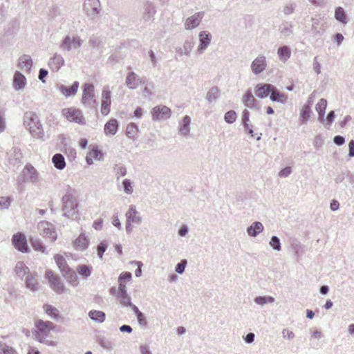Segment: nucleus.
<instances>
[{
    "instance_id": "f257e3e1",
    "label": "nucleus",
    "mask_w": 354,
    "mask_h": 354,
    "mask_svg": "<svg viewBox=\"0 0 354 354\" xmlns=\"http://www.w3.org/2000/svg\"><path fill=\"white\" fill-rule=\"evenodd\" d=\"M63 216L72 218L77 214L78 199L74 191L67 186L66 194L62 198Z\"/></svg>"
},
{
    "instance_id": "f03ea898",
    "label": "nucleus",
    "mask_w": 354,
    "mask_h": 354,
    "mask_svg": "<svg viewBox=\"0 0 354 354\" xmlns=\"http://www.w3.org/2000/svg\"><path fill=\"white\" fill-rule=\"evenodd\" d=\"M24 124L32 136L40 138L44 136L42 125L37 115L32 111H27L24 116Z\"/></svg>"
},
{
    "instance_id": "7ed1b4c3",
    "label": "nucleus",
    "mask_w": 354,
    "mask_h": 354,
    "mask_svg": "<svg viewBox=\"0 0 354 354\" xmlns=\"http://www.w3.org/2000/svg\"><path fill=\"white\" fill-rule=\"evenodd\" d=\"M35 326L37 330L35 335L37 340L48 346L56 345L55 342L47 339L50 331L54 328V324L52 322L40 319L36 322Z\"/></svg>"
},
{
    "instance_id": "20e7f679",
    "label": "nucleus",
    "mask_w": 354,
    "mask_h": 354,
    "mask_svg": "<svg viewBox=\"0 0 354 354\" xmlns=\"http://www.w3.org/2000/svg\"><path fill=\"white\" fill-rule=\"evenodd\" d=\"M39 181V173L31 164L26 165L21 176L17 179V183L21 189H22L23 183H31L32 184H37Z\"/></svg>"
},
{
    "instance_id": "39448f33",
    "label": "nucleus",
    "mask_w": 354,
    "mask_h": 354,
    "mask_svg": "<svg viewBox=\"0 0 354 354\" xmlns=\"http://www.w3.org/2000/svg\"><path fill=\"white\" fill-rule=\"evenodd\" d=\"M83 41L78 36L66 35L62 41L59 48L63 51L69 52L73 49H78L82 45Z\"/></svg>"
},
{
    "instance_id": "423d86ee",
    "label": "nucleus",
    "mask_w": 354,
    "mask_h": 354,
    "mask_svg": "<svg viewBox=\"0 0 354 354\" xmlns=\"http://www.w3.org/2000/svg\"><path fill=\"white\" fill-rule=\"evenodd\" d=\"M82 102L87 106L93 107L96 104L94 94V86L91 83H85L84 85Z\"/></svg>"
},
{
    "instance_id": "0eeeda50",
    "label": "nucleus",
    "mask_w": 354,
    "mask_h": 354,
    "mask_svg": "<svg viewBox=\"0 0 354 354\" xmlns=\"http://www.w3.org/2000/svg\"><path fill=\"white\" fill-rule=\"evenodd\" d=\"M39 234L44 237H48L52 242L57 239V233L52 223L46 221H40L37 225Z\"/></svg>"
},
{
    "instance_id": "6e6552de",
    "label": "nucleus",
    "mask_w": 354,
    "mask_h": 354,
    "mask_svg": "<svg viewBox=\"0 0 354 354\" xmlns=\"http://www.w3.org/2000/svg\"><path fill=\"white\" fill-rule=\"evenodd\" d=\"M62 114L70 122H74L79 124H84L85 123L84 118L82 115V113L78 109H75L73 107L64 109L62 110Z\"/></svg>"
},
{
    "instance_id": "1a4fd4ad",
    "label": "nucleus",
    "mask_w": 354,
    "mask_h": 354,
    "mask_svg": "<svg viewBox=\"0 0 354 354\" xmlns=\"http://www.w3.org/2000/svg\"><path fill=\"white\" fill-rule=\"evenodd\" d=\"M46 278L48 280L51 288L57 294H62L65 291L64 286L60 278L55 274L53 272L48 270L46 272Z\"/></svg>"
},
{
    "instance_id": "9d476101",
    "label": "nucleus",
    "mask_w": 354,
    "mask_h": 354,
    "mask_svg": "<svg viewBox=\"0 0 354 354\" xmlns=\"http://www.w3.org/2000/svg\"><path fill=\"white\" fill-rule=\"evenodd\" d=\"M151 115L154 120H165L170 118L171 110L165 105L156 106L152 109Z\"/></svg>"
},
{
    "instance_id": "9b49d317",
    "label": "nucleus",
    "mask_w": 354,
    "mask_h": 354,
    "mask_svg": "<svg viewBox=\"0 0 354 354\" xmlns=\"http://www.w3.org/2000/svg\"><path fill=\"white\" fill-rule=\"evenodd\" d=\"M12 244L15 248L21 252H28L27 240L24 234L21 232L14 234L12 239Z\"/></svg>"
},
{
    "instance_id": "f8f14e48",
    "label": "nucleus",
    "mask_w": 354,
    "mask_h": 354,
    "mask_svg": "<svg viewBox=\"0 0 354 354\" xmlns=\"http://www.w3.org/2000/svg\"><path fill=\"white\" fill-rule=\"evenodd\" d=\"M212 35L206 30L201 31L198 34L199 45L197 48V52L202 54L210 45Z\"/></svg>"
},
{
    "instance_id": "ddd939ff",
    "label": "nucleus",
    "mask_w": 354,
    "mask_h": 354,
    "mask_svg": "<svg viewBox=\"0 0 354 354\" xmlns=\"http://www.w3.org/2000/svg\"><path fill=\"white\" fill-rule=\"evenodd\" d=\"M84 9L89 16H95L101 10V5L99 0H85Z\"/></svg>"
},
{
    "instance_id": "4468645a",
    "label": "nucleus",
    "mask_w": 354,
    "mask_h": 354,
    "mask_svg": "<svg viewBox=\"0 0 354 354\" xmlns=\"http://www.w3.org/2000/svg\"><path fill=\"white\" fill-rule=\"evenodd\" d=\"M204 15V12H198L189 17L185 22V28L186 30H193L198 26Z\"/></svg>"
},
{
    "instance_id": "2eb2a0df",
    "label": "nucleus",
    "mask_w": 354,
    "mask_h": 354,
    "mask_svg": "<svg viewBox=\"0 0 354 354\" xmlns=\"http://www.w3.org/2000/svg\"><path fill=\"white\" fill-rule=\"evenodd\" d=\"M266 57L263 55H260L252 61L251 70L254 75H259L266 68Z\"/></svg>"
},
{
    "instance_id": "dca6fc26",
    "label": "nucleus",
    "mask_w": 354,
    "mask_h": 354,
    "mask_svg": "<svg viewBox=\"0 0 354 354\" xmlns=\"http://www.w3.org/2000/svg\"><path fill=\"white\" fill-rule=\"evenodd\" d=\"M273 86L271 84H258L254 88L256 95L259 98H266L270 95Z\"/></svg>"
},
{
    "instance_id": "f3484780",
    "label": "nucleus",
    "mask_w": 354,
    "mask_h": 354,
    "mask_svg": "<svg viewBox=\"0 0 354 354\" xmlns=\"http://www.w3.org/2000/svg\"><path fill=\"white\" fill-rule=\"evenodd\" d=\"M126 217L127 221L136 225H140L142 222V218L140 213L136 210L135 205H131L129 207V209L126 213Z\"/></svg>"
},
{
    "instance_id": "a211bd4d",
    "label": "nucleus",
    "mask_w": 354,
    "mask_h": 354,
    "mask_svg": "<svg viewBox=\"0 0 354 354\" xmlns=\"http://www.w3.org/2000/svg\"><path fill=\"white\" fill-rule=\"evenodd\" d=\"M102 107L101 112L104 115L109 114L111 105V92L109 90L104 89L102 93Z\"/></svg>"
},
{
    "instance_id": "6ab92c4d",
    "label": "nucleus",
    "mask_w": 354,
    "mask_h": 354,
    "mask_svg": "<svg viewBox=\"0 0 354 354\" xmlns=\"http://www.w3.org/2000/svg\"><path fill=\"white\" fill-rule=\"evenodd\" d=\"M78 87L79 82L75 81L71 86L60 84L58 86V89L65 97H67L75 95L77 91Z\"/></svg>"
},
{
    "instance_id": "aec40b11",
    "label": "nucleus",
    "mask_w": 354,
    "mask_h": 354,
    "mask_svg": "<svg viewBox=\"0 0 354 354\" xmlns=\"http://www.w3.org/2000/svg\"><path fill=\"white\" fill-rule=\"evenodd\" d=\"M26 84V77L19 71H16L13 77V87L16 91L23 90Z\"/></svg>"
},
{
    "instance_id": "412c9836",
    "label": "nucleus",
    "mask_w": 354,
    "mask_h": 354,
    "mask_svg": "<svg viewBox=\"0 0 354 354\" xmlns=\"http://www.w3.org/2000/svg\"><path fill=\"white\" fill-rule=\"evenodd\" d=\"M64 59L63 57L58 53H55L48 61L49 67L54 71H58L64 65Z\"/></svg>"
},
{
    "instance_id": "4be33fe9",
    "label": "nucleus",
    "mask_w": 354,
    "mask_h": 354,
    "mask_svg": "<svg viewBox=\"0 0 354 354\" xmlns=\"http://www.w3.org/2000/svg\"><path fill=\"white\" fill-rule=\"evenodd\" d=\"M32 66V60L30 55H23L19 59L18 67L26 73H30Z\"/></svg>"
},
{
    "instance_id": "5701e85b",
    "label": "nucleus",
    "mask_w": 354,
    "mask_h": 354,
    "mask_svg": "<svg viewBox=\"0 0 354 354\" xmlns=\"http://www.w3.org/2000/svg\"><path fill=\"white\" fill-rule=\"evenodd\" d=\"M141 83V79L134 72L128 73L126 77V85L129 89L136 88Z\"/></svg>"
},
{
    "instance_id": "b1692460",
    "label": "nucleus",
    "mask_w": 354,
    "mask_h": 354,
    "mask_svg": "<svg viewBox=\"0 0 354 354\" xmlns=\"http://www.w3.org/2000/svg\"><path fill=\"white\" fill-rule=\"evenodd\" d=\"M270 99L274 102L284 104L287 101L288 97L286 94L281 93L276 86H273L270 94Z\"/></svg>"
},
{
    "instance_id": "393cba45",
    "label": "nucleus",
    "mask_w": 354,
    "mask_h": 354,
    "mask_svg": "<svg viewBox=\"0 0 354 354\" xmlns=\"http://www.w3.org/2000/svg\"><path fill=\"white\" fill-rule=\"evenodd\" d=\"M264 230L263 224L259 221L253 222L251 225L247 227V233L252 237H256Z\"/></svg>"
},
{
    "instance_id": "a878e982",
    "label": "nucleus",
    "mask_w": 354,
    "mask_h": 354,
    "mask_svg": "<svg viewBox=\"0 0 354 354\" xmlns=\"http://www.w3.org/2000/svg\"><path fill=\"white\" fill-rule=\"evenodd\" d=\"M156 10L153 4L151 2H147L144 6V12L142 15V17L145 21H150L153 18L154 15L156 14Z\"/></svg>"
},
{
    "instance_id": "bb28decb",
    "label": "nucleus",
    "mask_w": 354,
    "mask_h": 354,
    "mask_svg": "<svg viewBox=\"0 0 354 354\" xmlns=\"http://www.w3.org/2000/svg\"><path fill=\"white\" fill-rule=\"evenodd\" d=\"M242 102L248 108L253 109L257 107V100L250 90H248L243 95Z\"/></svg>"
},
{
    "instance_id": "cd10ccee",
    "label": "nucleus",
    "mask_w": 354,
    "mask_h": 354,
    "mask_svg": "<svg viewBox=\"0 0 354 354\" xmlns=\"http://www.w3.org/2000/svg\"><path fill=\"white\" fill-rule=\"evenodd\" d=\"M118 122L116 119H111L104 125V133L106 135H115L118 129Z\"/></svg>"
},
{
    "instance_id": "c85d7f7f",
    "label": "nucleus",
    "mask_w": 354,
    "mask_h": 354,
    "mask_svg": "<svg viewBox=\"0 0 354 354\" xmlns=\"http://www.w3.org/2000/svg\"><path fill=\"white\" fill-rule=\"evenodd\" d=\"M67 281L73 286L78 284V279L76 272L71 268H67L62 272Z\"/></svg>"
},
{
    "instance_id": "c756f323",
    "label": "nucleus",
    "mask_w": 354,
    "mask_h": 354,
    "mask_svg": "<svg viewBox=\"0 0 354 354\" xmlns=\"http://www.w3.org/2000/svg\"><path fill=\"white\" fill-rule=\"evenodd\" d=\"M194 46V42L191 40H186L183 46L178 48L176 50V52L178 53L180 55H185L187 56H189L190 53L192 52L193 47Z\"/></svg>"
},
{
    "instance_id": "7c9ffc66",
    "label": "nucleus",
    "mask_w": 354,
    "mask_h": 354,
    "mask_svg": "<svg viewBox=\"0 0 354 354\" xmlns=\"http://www.w3.org/2000/svg\"><path fill=\"white\" fill-rule=\"evenodd\" d=\"M327 106V101L326 99L322 98L316 104L315 109L318 113V120L320 122L324 121L325 111Z\"/></svg>"
},
{
    "instance_id": "2f4dec72",
    "label": "nucleus",
    "mask_w": 354,
    "mask_h": 354,
    "mask_svg": "<svg viewBox=\"0 0 354 354\" xmlns=\"http://www.w3.org/2000/svg\"><path fill=\"white\" fill-rule=\"evenodd\" d=\"M277 55L281 62H286L291 55L290 47L286 45L280 46L277 50Z\"/></svg>"
},
{
    "instance_id": "473e14b6",
    "label": "nucleus",
    "mask_w": 354,
    "mask_h": 354,
    "mask_svg": "<svg viewBox=\"0 0 354 354\" xmlns=\"http://www.w3.org/2000/svg\"><path fill=\"white\" fill-rule=\"evenodd\" d=\"M52 162L54 167L59 170H62L66 167L65 158L61 153L55 154L52 158Z\"/></svg>"
},
{
    "instance_id": "72a5a7b5",
    "label": "nucleus",
    "mask_w": 354,
    "mask_h": 354,
    "mask_svg": "<svg viewBox=\"0 0 354 354\" xmlns=\"http://www.w3.org/2000/svg\"><path fill=\"white\" fill-rule=\"evenodd\" d=\"M14 271L19 277L23 279L29 273V268L23 262L19 261L16 263Z\"/></svg>"
},
{
    "instance_id": "f704fd0d",
    "label": "nucleus",
    "mask_w": 354,
    "mask_h": 354,
    "mask_svg": "<svg viewBox=\"0 0 354 354\" xmlns=\"http://www.w3.org/2000/svg\"><path fill=\"white\" fill-rule=\"evenodd\" d=\"M88 316L91 320L97 323H102L106 317L105 313L101 310H91Z\"/></svg>"
},
{
    "instance_id": "c9c22d12",
    "label": "nucleus",
    "mask_w": 354,
    "mask_h": 354,
    "mask_svg": "<svg viewBox=\"0 0 354 354\" xmlns=\"http://www.w3.org/2000/svg\"><path fill=\"white\" fill-rule=\"evenodd\" d=\"M26 287L32 291H36L38 289V279L37 275H30L26 277Z\"/></svg>"
},
{
    "instance_id": "e433bc0d",
    "label": "nucleus",
    "mask_w": 354,
    "mask_h": 354,
    "mask_svg": "<svg viewBox=\"0 0 354 354\" xmlns=\"http://www.w3.org/2000/svg\"><path fill=\"white\" fill-rule=\"evenodd\" d=\"M293 25L291 22L284 21L279 28V32L285 37L290 36L292 34Z\"/></svg>"
},
{
    "instance_id": "4c0bfd02",
    "label": "nucleus",
    "mask_w": 354,
    "mask_h": 354,
    "mask_svg": "<svg viewBox=\"0 0 354 354\" xmlns=\"http://www.w3.org/2000/svg\"><path fill=\"white\" fill-rule=\"evenodd\" d=\"M190 122H191L190 118L188 115H185L183 118V119L182 120V122H181V124L180 125V128H179L180 131L185 136H187L189 133V131H190V129H189Z\"/></svg>"
},
{
    "instance_id": "58836bf2",
    "label": "nucleus",
    "mask_w": 354,
    "mask_h": 354,
    "mask_svg": "<svg viewBox=\"0 0 354 354\" xmlns=\"http://www.w3.org/2000/svg\"><path fill=\"white\" fill-rule=\"evenodd\" d=\"M138 131V126L136 124L131 122L127 127L126 136L130 139L135 140Z\"/></svg>"
},
{
    "instance_id": "ea45409f",
    "label": "nucleus",
    "mask_w": 354,
    "mask_h": 354,
    "mask_svg": "<svg viewBox=\"0 0 354 354\" xmlns=\"http://www.w3.org/2000/svg\"><path fill=\"white\" fill-rule=\"evenodd\" d=\"M335 18L343 24H347V15L343 8L339 6L335 11Z\"/></svg>"
},
{
    "instance_id": "a19ab883",
    "label": "nucleus",
    "mask_w": 354,
    "mask_h": 354,
    "mask_svg": "<svg viewBox=\"0 0 354 354\" xmlns=\"http://www.w3.org/2000/svg\"><path fill=\"white\" fill-rule=\"evenodd\" d=\"M311 109L309 105L304 104L300 112V120L302 123L306 122L310 117Z\"/></svg>"
},
{
    "instance_id": "79ce46f5",
    "label": "nucleus",
    "mask_w": 354,
    "mask_h": 354,
    "mask_svg": "<svg viewBox=\"0 0 354 354\" xmlns=\"http://www.w3.org/2000/svg\"><path fill=\"white\" fill-rule=\"evenodd\" d=\"M22 158V153L21 150L18 148H13L10 154V161H13L12 163L13 165L18 164L21 162Z\"/></svg>"
},
{
    "instance_id": "37998d69",
    "label": "nucleus",
    "mask_w": 354,
    "mask_h": 354,
    "mask_svg": "<svg viewBox=\"0 0 354 354\" xmlns=\"http://www.w3.org/2000/svg\"><path fill=\"white\" fill-rule=\"evenodd\" d=\"M55 260L62 272L65 271L67 268H69L68 266L66 263V259L63 256L60 254H56L55 256Z\"/></svg>"
},
{
    "instance_id": "c03bdc74",
    "label": "nucleus",
    "mask_w": 354,
    "mask_h": 354,
    "mask_svg": "<svg viewBox=\"0 0 354 354\" xmlns=\"http://www.w3.org/2000/svg\"><path fill=\"white\" fill-rule=\"evenodd\" d=\"M254 301L257 304L263 306L266 304H272L275 300L271 296H258L254 298Z\"/></svg>"
},
{
    "instance_id": "a18cd8bd",
    "label": "nucleus",
    "mask_w": 354,
    "mask_h": 354,
    "mask_svg": "<svg viewBox=\"0 0 354 354\" xmlns=\"http://www.w3.org/2000/svg\"><path fill=\"white\" fill-rule=\"evenodd\" d=\"M30 243L34 250L40 251L43 253L45 252V247L43 245L41 241L38 238H30Z\"/></svg>"
},
{
    "instance_id": "49530a36",
    "label": "nucleus",
    "mask_w": 354,
    "mask_h": 354,
    "mask_svg": "<svg viewBox=\"0 0 354 354\" xmlns=\"http://www.w3.org/2000/svg\"><path fill=\"white\" fill-rule=\"evenodd\" d=\"M77 271L84 278L88 277L91 274V267L84 264L78 266Z\"/></svg>"
},
{
    "instance_id": "de8ad7c7",
    "label": "nucleus",
    "mask_w": 354,
    "mask_h": 354,
    "mask_svg": "<svg viewBox=\"0 0 354 354\" xmlns=\"http://www.w3.org/2000/svg\"><path fill=\"white\" fill-rule=\"evenodd\" d=\"M117 297H118L120 304L124 307H128L132 303L131 301V297L128 295V293L117 294Z\"/></svg>"
},
{
    "instance_id": "09e8293b",
    "label": "nucleus",
    "mask_w": 354,
    "mask_h": 354,
    "mask_svg": "<svg viewBox=\"0 0 354 354\" xmlns=\"http://www.w3.org/2000/svg\"><path fill=\"white\" fill-rule=\"evenodd\" d=\"M219 90L218 87L214 86L209 89V91L207 93V100L212 102L216 100L218 97Z\"/></svg>"
},
{
    "instance_id": "8fccbe9b",
    "label": "nucleus",
    "mask_w": 354,
    "mask_h": 354,
    "mask_svg": "<svg viewBox=\"0 0 354 354\" xmlns=\"http://www.w3.org/2000/svg\"><path fill=\"white\" fill-rule=\"evenodd\" d=\"M44 309L45 312L46 313V314H48L50 317H52L55 319H56L59 317V311L54 306L49 305V304H46L44 306Z\"/></svg>"
},
{
    "instance_id": "3c124183",
    "label": "nucleus",
    "mask_w": 354,
    "mask_h": 354,
    "mask_svg": "<svg viewBox=\"0 0 354 354\" xmlns=\"http://www.w3.org/2000/svg\"><path fill=\"white\" fill-rule=\"evenodd\" d=\"M88 239L84 234L80 235V236L75 240L76 245L82 249L86 248L88 245Z\"/></svg>"
},
{
    "instance_id": "603ef678",
    "label": "nucleus",
    "mask_w": 354,
    "mask_h": 354,
    "mask_svg": "<svg viewBox=\"0 0 354 354\" xmlns=\"http://www.w3.org/2000/svg\"><path fill=\"white\" fill-rule=\"evenodd\" d=\"M269 245L274 250L280 251L281 250L280 239L277 236L271 237Z\"/></svg>"
},
{
    "instance_id": "864d4df0",
    "label": "nucleus",
    "mask_w": 354,
    "mask_h": 354,
    "mask_svg": "<svg viewBox=\"0 0 354 354\" xmlns=\"http://www.w3.org/2000/svg\"><path fill=\"white\" fill-rule=\"evenodd\" d=\"M116 178L119 179L127 174V169L122 164L115 165L114 167Z\"/></svg>"
},
{
    "instance_id": "5fc2aeb1",
    "label": "nucleus",
    "mask_w": 354,
    "mask_h": 354,
    "mask_svg": "<svg viewBox=\"0 0 354 354\" xmlns=\"http://www.w3.org/2000/svg\"><path fill=\"white\" fill-rule=\"evenodd\" d=\"M0 354H18L17 352L11 346L5 343H0Z\"/></svg>"
},
{
    "instance_id": "6e6d98bb",
    "label": "nucleus",
    "mask_w": 354,
    "mask_h": 354,
    "mask_svg": "<svg viewBox=\"0 0 354 354\" xmlns=\"http://www.w3.org/2000/svg\"><path fill=\"white\" fill-rule=\"evenodd\" d=\"M236 112L233 110H230L225 113L224 120L227 123L232 124L236 121Z\"/></svg>"
},
{
    "instance_id": "4d7b16f0",
    "label": "nucleus",
    "mask_w": 354,
    "mask_h": 354,
    "mask_svg": "<svg viewBox=\"0 0 354 354\" xmlns=\"http://www.w3.org/2000/svg\"><path fill=\"white\" fill-rule=\"evenodd\" d=\"M187 265V261L186 259L181 260L175 267V271L178 274H183L185 272V267Z\"/></svg>"
},
{
    "instance_id": "13d9d810",
    "label": "nucleus",
    "mask_w": 354,
    "mask_h": 354,
    "mask_svg": "<svg viewBox=\"0 0 354 354\" xmlns=\"http://www.w3.org/2000/svg\"><path fill=\"white\" fill-rule=\"evenodd\" d=\"M122 186L124 188V192L127 194H131L133 192V187L131 185V182L129 179H124L122 181Z\"/></svg>"
},
{
    "instance_id": "bf43d9fd",
    "label": "nucleus",
    "mask_w": 354,
    "mask_h": 354,
    "mask_svg": "<svg viewBox=\"0 0 354 354\" xmlns=\"http://www.w3.org/2000/svg\"><path fill=\"white\" fill-rule=\"evenodd\" d=\"M106 248H107L106 243L105 242H104V241L101 242L97 245V255H98L100 259H102L103 254L106 251Z\"/></svg>"
},
{
    "instance_id": "052dcab7",
    "label": "nucleus",
    "mask_w": 354,
    "mask_h": 354,
    "mask_svg": "<svg viewBox=\"0 0 354 354\" xmlns=\"http://www.w3.org/2000/svg\"><path fill=\"white\" fill-rule=\"evenodd\" d=\"M249 118L250 113L247 109H245L242 113V123L245 129H248Z\"/></svg>"
},
{
    "instance_id": "680f3d73",
    "label": "nucleus",
    "mask_w": 354,
    "mask_h": 354,
    "mask_svg": "<svg viewBox=\"0 0 354 354\" xmlns=\"http://www.w3.org/2000/svg\"><path fill=\"white\" fill-rule=\"evenodd\" d=\"M111 220H112L111 223L113 226L116 227L119 230H120L122 228L121 223L118 218V212H114L113 215L112 216Z\"/></svg>"
},
{
    "instance_id": "e2e57ef3",
    "label": "nucleus",
    "mask_w": 354,
    "mask_h": 354,
    "mask_svg": "<svg viewBox=\"0 0 354 354\" xmlns=\"http://www.w3.org/2000/svg\"><path fill=\"white\" fill-rule=\"evenodd\" d=\"M131 273L129 272H122L118 278L119 282L124 283L127 281H129L131 279Z\"/></svg>"
},
{
    "instance_id": "0e129e2a",
    "label": "nucleus",
    "mask_w": 354,
    "mask_h": 354,
    "mask_svg": "<svg viewBox=\"0 0 354 354\" xmlns=\"http://www.w3.org/2000/svg\"><path fill=\"white\" fill-rule=\"evenodd\" d=\"M89 156H91V157H93L95 158V159L97 160H100L102 156V153L101 152L100 150H99L97 148H93L89 153Z\"/></svg>"
},
{
    "instance_id": "69168bd1",
    "label": "nucleus",
    "mask_w": 354,
    "mask_h": 354,
    "mask_svg": "<svg viewBox=\"0 0 354 354\" xmlns=\"http://www.w3.org/2000/svg\"><path fill=\"white\" fill-rule=\"evenodd\" d=\"M292 173V168L290 167H286L281 169L279 172V176L281 178L288 177Z\"/></svg>"
},
{
    "instance_id": "338daca9",
    "label": "nucleus",
    "mask_w": 354,
    "mask_h": 354,
    "mask_svg": "<svg viewBox=\"0 0 354 354\" xmlns=\"http://www.w3.org/2000/svg\"><path fill=\"white\" fill-rule=\"evenodd\" d=\"M10 205L9 198L1 197L0 198V207L2 209H8Z\"/></svg>"
},
{
    "instance_id": "774afa93",
    "label": "nucleus",
    "mask_w": 354,
    "mask_h": 354,
    "mask_svg": "<svg viewBox=\"0 0 354 354\" xmlns=\"http://www.w3.org/2000/svg\"><path fill=\"white\" fill-rule=\"evenodd\" d=\"M282 336L283 338H288V339H292L295 337V333L288 328L283 329Z\"/></svg>"
}]
</instances>
